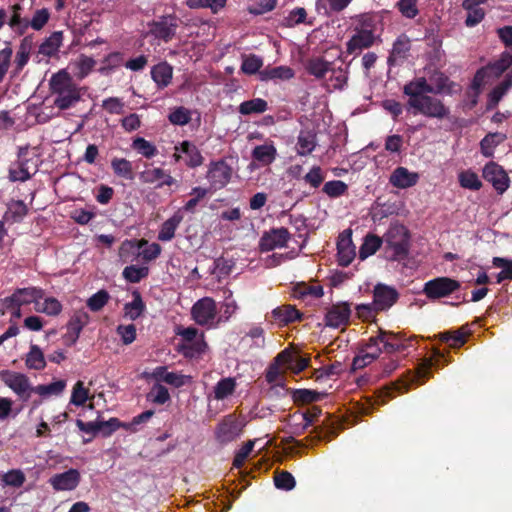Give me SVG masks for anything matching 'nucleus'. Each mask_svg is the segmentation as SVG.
Instances as JSON below:
<instances>
[{"mask_svg":"<svg viewBox=\"0 0 512 512\" xmlns=\"http://www.w3.org/2000/svg\"><path fill=\"white\" fill-rule=\"evenodd\" d=\"M49 86L52 95H55L54 106L60 110L73 107L81 98L80 89L65 69L51 76Z\"/></svg>","mask_w":512,"mask_h":512,"instance_id":"f257e3e1","label":"nucleus"},{"mask_svg":"<svg viewBox=\"0 0 512 512\" xmlns=\"http://www.w3.org/2000/svg\"><path fill=\"white\" fill-rule=\"evenodd\" d=\"M409 108L413 109V113H420L428 118L444 119L450 110L438 98L426 95L420 99H412L407 102Z\"/></svg>","mask_w":512,"mask_h":512,"instance_id":"f03ea898","label":"nucleus"},{"mask_svg":"<svg viewBox=\"0 0 512 512\" xmlns=\"http://www.w3.org/2000/svg\"><path fill=\"white\" fill-rule=\"evenodd\" d=\"M38 158L28 157V149L21 148L18 160L9 169V179L13 182H25L38 171Z\"/></svg>","mask_w":512,"mask_h":512,"instance_id":"7ed1b4c3","label":"nucleus"},{"mask_svg":"<svg viewBox=\"0 0 512 512\" xmlns=\"http://www.w3.org/2000/svg\"><path fill=\"white\" fill-rule=\"evenodd\" d=\"M461 288V283L453 278L442 276L427 281L423 293L430 300L449 297Z\"/></svg>","mask_w":512,"mask_h":512,"instance_id":"20e7f679","label":"nucleus"},{"mask_svg":"<svg viewBox=\"0 0 512 512\" xmlns=\"http://www.w3.org/2000/svg\"><path fill=\"white\" fill-rule=\"evenodd\" d=\"M245 423L235 414H228L215 427V439L225 445L235 441L243 432Z\"/></svg>","mask_w":512,"mask_h":512,"instance_id":"39448f33","label":"nucleus"},{"mask_svg":"<svg viewBox=\"0 0 512 512\" xmlns=\"http://www.w3.org/2000/svg\"><path fill=\"white\" fill-rule=\"evenodd\" d=\"M148 34L164 43L170 42L176 35L179 27L178 18L173 15H163L148 23Z\"/></svg>","mask_w":512,"mask_h":512,"instance_id":"423d86ee","label":"nucleus"},{"mask_svg":"<svg viewBox=\"0 0 512 512\" xmlns=\"http://www.w3.org/2000/svg\"><path fill=\"white\" fill-rule=\"evenodd\" d=\"M44 290L42 288L37 287H27V288H19L16 289L15 292L9 296L6 297L1 305H3L5 308H12L14 306H22V305H28L33 302L38 304V301L40 299L44 298Z\"/></svg>","mask_w":512,"mask_h":512,"instance_id":"0eeeda50","label":"nucleus"},{"mask_svg":"<svg viewBox=\"0 0 512 512\" xmlns=\"http://www.w3.org/2000/svg\"><path fill=\"white\" fill-rule=\"evenodd\" d=\"M232 167L224 159L210 163L207 171V179L214 190L224 188L231 180Z\"/></svg>","mask_w":512,"mask_h":512,"instance_id":"6e6552de","label":"nucleus"},{"mask_svg":"<svg viewBox=\"0 0 512 512\" xmlns=\"http://www.w3.org/2000/svg\"><path fill=\"white\" fill-rule=\"evenodd\" d=\"M217 314L216 302L211 297H204L194 303L191 308L193 320L201 326L212 323Z\"/></svg>","mask_w":512,"mask_h":512,"instance_id":"1a4fd4ad","label":"nucleus"},{"mask_svg":"<svg viewBox=\"0 0 512 512\" xmlns=\"http://www.w3.org/2000/svg\"><path fill=\"white\" fill-rule=\"evenodd\" d=\"M290 236L288 229L285 227L272 228L270 231L265 232L260 238V251L269 252L276 248L286 247Z\"/></svg>","mask_w":512,"mask_h":512,"instance_id":"9d476101","label":"nucleus"},{"mask_svg":"<svg viewBox=\"0 0 512 512\" xmlns=\"http://www.w3.org/2000/svg\"><path fill=\"white\" fill-rule=\"evenodd\" d=\"M483 178L491 183L499 194H503L509 187L510 180L507 173L499 164L493 161L484 166Z\"/></svg>","mask_w":512,"mask_h":512,"instance_id":"9b49d317","label":"nucleus"},{"mask_svg":"<svg viewBox=\"0 0 512 512\" xmlns=\"http://www.w3.org/2000/svg\"><path fill=\"white\" fill-rule=\"evenodd\" d=\"M399 299L398 291L389 285L378 283L373 289V303L379 312L387 311Z\"/></svg>","mask_w":512,"mask_h":512,"instance_id":"f8f14e48","label":"nucleus"},{"mask_svg":"<svg viewBox=\"0 0 512 512\" xmlns=\"http://www.w3.org/2000/svg\"><path fill=\"white\" fill-rule=\"evenodd\" d=\"M351 306L348 302L333 304L325 314V325L331 328H339L349 324Z\"/></svg>","mask_w":512,"mask_h":512,"instance_id":"ddd939ff","label":"nucleus"},{"mask_svg":"<svg viewBox=\"0 0 512 512\" xmlns=\"http://www.w3.org/2000/svg\"><path fill=\"white\" fill-rule=\"evenodd\" d=\"M89 314L84 310L75 311L67 323V331L63 336L64 342L68 346L74 345L83 328L89 323Z\"/></svg>","mask_w":512,"mask_h":512,"instance_id":"4468645a","label":"nucleus"},{"mask_svg":"<svg viewBox=\"0 0 512 512\" xmlns=\"http://www.w3.org/2000/svg\"><path fill=\"white\" fill-rule=\"evenodd\" d=\"M80 480L79 471L71 468L63 473L53 475L49 479V483L56 491H71L79 485Z\"/></svg>","mask_w":512,"mask_h":512,"instance_id":"2eb2a0df","label":"nucleus"},{"mask_svg":"<svg viewBox=\"0 0 512 512\" xmlns=\"http://www.w3.org/2000/svg\"><path fill=\"white\" fill-rule=\"evenodd\" d=\"M355 246L351 239V231H344L340 234L337 241L338 263L342 267H347L355 258Z\"/></svg>","mask_w":512,"mask_h":512,"instance_id":"dca6fc26","label":"nucleus"},{"mask_svg":"<svg viewBox=\"0 0 512 512\" xmlns=\"http://www.w3.org/2000/svg\"><path fill=\"white\" fill-rule=\"evenodd\" d=\"M375 35L371 29H356V33L346 44L347 53L353 54L356 51L370 48L375 42Z\"/></svg>","mask_w":512,"mask_h":512,"instance_id":"f3484780","label":"nucleus"},{"mask_svg":"<svg viewBox=\"0 0 512 512\" xmlns=\"http://www.w3.org/2000/svg\"><path fill=\"white\" fill-rule=\"evenodd\" d=\"M411 49V41L405 34H401L394 41L392 50L387 59L389 66L397 65L399 61H403L407 58L408 53Z\"/></svg>","mask_w":512,"mask_h":512,"instance_id":"a211bd4d","label":"nucleus"},{"mask_svg":"<svg viewBox=\"0 0 512 512\" xmlns=\"http://www.w3.org/2000/svg\"><path fill=\"white\" fill-rule=\"evenodd\" d=\"M403 93L409 97L408 101L418 100L429 93L432 94L433 85L429 84L425 77H418L404 85Z\"/></svg>","mask_w":512,"mask_h":512,"instance_id":"6ab92c4d","label":"nucleus"},{"mask_svg":"<svg viewBox=\"0 0 512 512\" xmlns=\"http://www.w3.org/2000/svg\"><path fill=\"white\" fill-rule=\"evenodd\" d=\"M419 175L414 172H410L405 167H397L390 176V183L400 189L410 188L417 184Z\"/></svg>","mask_w":512,"mask_h":512,"instance_id":"aec40b11","label":"nucleus"},{"mask_svg":"<svg viewBox=\"0 0 512 512\" xmlns=\"http://www.w3.org/2000/svg\"><path fill=\"white\" fill-rule=\"evenodd\" d=\"M176 152L183 153L185 158V164L189 168H196L203 164L204 158L198 149V147L190 141H183L179 146H175Z\"/></svg>","mask_w":512,"mask_h":512,"instance_id":"412c9836","label":"nucleus"},{"mask_svg":"<svg viewBox=\"0 0 512 512\" xmlns=\"http://www.w3.org/2000/svg\"><path fill=\"white\" fill-rule=\"evenodd\" d=\"M4 383L17 395L23 396L30 389L29 379L26 375L17 372H6L2 377Z\"/></svg>","mask_w":512,"mask_h":512,"instance_id":"4be33fe9","label":"nucleus"},{"mask_svg":"<svg viewBox=\"0 0 512 512\" xmlns=\"http://www.w3.org/2000/svg\"><path fill=\"white\" fill-rule=\"evenodd\" d=\"M151 78L159 89L166 88L172 81L173 67L167 62H160L151 68Z\"/></svg>","mask_w":512,"mask_h":512,"instance_id":"5701e85b","label":"nucleus"},{"mask_svg":"<svg viewBox=\"0 0 512 512\" xmlns=\"http://www.w3.org/2000/svg\"><path fill=\"white\" fill-rule=\"evenodd\" d=\"M182 221L183 214L181 213V210H178L162 223L157 239L162 242L171 241L175 237V231Z\"/></svg>","mask_w":512,"mask_h":512,"instance_id":"b1692460","label":"nucleus"},{"mask_svg":"<svg viewBox=\"0 0 512 512\" xmlns=\"http://www.w3.org/2000/svg\"><path fill=\"white\" fill-rule=\"evenodd\" d=\"M272 318L279 325H287L289 323L301 320L302 314L293 305H282L272 310Z\"/></svg>","mask_w":512,"mask_h":512,"instance_id":"393cba45","label":"nucleus"},{"mask_svg":"<svg viewBox=\"0 0 512 512\" xmlns=\"http://www.w3.org/2000/svg\"><path fill=\"white\" fill-rule=\"evenodd\" d=\"M469 335V331L465 327H461L458 330H448L434 335V338L439 339L441 342L446 343L451 348H460L466 343V338Z\"/></svg>","mask_w":512,"mask_h":512,"instance_id":"a878e982","label":"nucleus"},{"mask_svg":"<svg viewBox=\"0 0 512 512\" xmlns=\"http://www.w3.org/2000/svg\"><path fill=\"white\" fill-rule=\"evenodd\" d=\"M291 398L296 405H307L321 401L327 396L325 392H318L311 389H293L290 391Z\"/></svg>","mask_w":512,"mask_h":512,"instance_id":"bb28decb","label":"nucleus"},{"mask_svg":"<svg viewBox=\"0 0 512 512\" xmlns=\"http://www.w3.org/2000/svg\"><path fill=\"white\" fill-rule=\"evenodd\" d=\"M380 341L382 343L383 351L386 353H394L397 351L405 350L406 346L402 341L400 334L394 332L379 330Z\"/></svg>","mask_w":512,"mask_h":512,"instance_id":"cd10ccee","label":"nucleus"},{"mask_svg":"<svg viewBox=\"0 0 512 512\" xmlns=\"http://www.w3.org/2000/svg\"><path fill=\"white\" fill-rule=\"evenodd\" d=\"M294 75V70L288 66L266 67L259 72L261 81L290 80Z\"/></svg>","mask_w":512,"mask_h":512,"instance_id":"c85d7f7f","label":"nucleus"},{"mask_svg":"<svg viewBox=\"0 0 512 512\" xmlns=\"http://www.w3.org/2000/svg\"><path fill=\"white\" fill-rule=\"evenodd\" d=\"M63 41V32L55 31L47 37L39 46L38 54L45 57H52L59 51Z\"/></svg>","mask_w":512,"mask_h":512,"instance_id":"c756f323","label":"nucleus"},{"mask_svg":"<svg viewBox=\"0 0 512 512\" xmlns=\"http://www.w3.org/2000/svg\"><path fill=\"white\" fill-rule=\"evenodd\" d=\"M133 300L125 303L123 310L124 316L132 321L137 320L146 310V305L142 299L139 291L135 290L132 293Z\"/></svg>","mask_w":512,"mask_h":512,"instance_id":"7c9ffc66","label":"nucleus"},{"mask_svg":"<svg viewBox=\"0 0 512 512\" xmlns=\"http://www.w3.org/2000/svg\"><path fill=\"white\" fill-rule=\"evenodd\" d=\"M34 46L33 34L25 36L19 45V49L16 53L15 64L16 70L21 71L29 61L30 52Z\"/></svg>","mask_w":512,"mask_h":512,"instance_id":"2f4dec72","label":"nucleus"},{"mask_svg":"<svg viewBox=\"0 0 512 512\" xmlns=\"http://www.w3.org/2000/svg\"><path fill=\"white\" fill-rule=\"evenodd\" d=\"M507 139L506 134L490 132L480 141L481 153L485 157H492L494 149Z\"/></svg>","mask_w":512,"mask_h":512,"instance_id":"473e14b6","label":"nucleus"},{"mask_svg":"<svg viewBox=\"0 0 512 512\" xmlns=\"http://www.w3.org/2000/svg\"><path fill=\"white\" fill-rule=\"evenodd\" d=\"M316 147V134L309 130H301L297 138V153L306 156L313 152Z\"/></svg>","mask_w":512,"mask_h":512,"instance_id":"72a5a7b5","label":"nucleus"},{"mask_svg":"<svg viewBox=\"0 0 512 512\" xmlns=\"http://www.w3.org/2000/svg\"><path fill=\"white\" fill-rule=\"evenodd\" d=\"M25 364L28 369L43 370L46 367L45 356L36 344H31L29 352L25 358Z\"/></svg>","mask_w":512,"mask_h":512,"instance_id":"f704fd0d","label":"nucleus"},{"mask_svg":"<svg viewBox=\"0 0 512 512\" xmlns=\"http://www.w3.org/2000/svg\"><path fill=\"white\" fill-rule=\"evenodd\" d=\"M305 69L315 78L322 79L330 71V63L321 57H315L306 62Z\"/></svg>","mask_w":512,"mask_h":512,"instance_id":"c9c22d12","label":"nucleus"},{"mask_svg":"<svg viewBox=\"0 0 512 512\" xmlns=\"http://www.w3.org/2000/svg\"><path fill=\"white\" fill-rule=\"evenodd\" d=\"M268 109V103L262 98H254L242 102L238 107V112L241 115L261 114Z\"/></svg>","mask_w":512,"mask_h":512,"instance_id":"e433bc0d","label":"nucleus"},{"mask_svg":"<svg viewBox=\"0 0 512 512\" xmlns=\"http://www.w3.org/2000/svg\"><path fill=\"white\" fill-rule=\"evenodd\" d=\"M276 148L273 145H258L252 150L254 160L264 164H271L276 158Z\"/></svg>","mask_w":512,"mask_h":512,"instance_id":"4c0bfd02","label":"nucleus"},{"mask_svg":"<svg viewBox=\"0 0 512 512\" xmlns=\"http://www.w3.org/2000/svg\"><path fill=\"white\" fill-rule=\"evenodd\" d=\"M111 168L114 174L118 177L126 180L134 179L132 163L125 158H113L111 161Z\"/></svg>","mask_w":512,"mask_h":512,"instance_id":"58836bf2","label":"nucleus"},{"mask_svg":"<svg viewBox=\"0 0 512 512\" xmlns=\"http://www.w3.org/2000/svg\"><path fill=\"white\" fill-rule=\"evenodd\" d=\"M409 383L404 382H392L389 386L383 387L377 392V401L379 405H384L389 399L393 398V392L407 391Z\"/></svg>","mask_w":512,"mask_h":512,"instance_id":"ea45409f","label":"nucleus"},{"mask_svg":"<svg viewBox=\"0 0 512 512\" xmlns=\"http://www.w3.org/2000/svg\"><path fill=\"white\" fill-rule=\"evenodd\" d=\"M492 264L496 268L502 270L496 275V282L498 284L508 280L512 281V259L503 257H493Z\"/></svg>","mask_w":512,"mask_h":512,"instance_id":"a19ab883","label":"nucleus"},{"mask_svg":"<svg viewBox=\"0 0 512 512\" xmlns=\"http://www.w3.org/2000/svg\"><path fill=\"white\" fill-rule=\"evenodd\" d=\"M236 388V381L234 378L227 377L217 382L214 387V397L217 400H223L232 395Z\"/></svg>","mask_w":512,"mask_h":512,"instance_id":"79ce46f5","label":"nucleus"},{"mask_svg":"<svg viewBox=\"0 0 512 512\" xmlns=\"http://www.w3.org/2000/svg\"><path fill=\"white\" fill-rule=\"evenodd\" d=\"M387 245L389 248L393 251V256L398 259H403L408 255L409 245L407 238L403 237L399 241H394L392 239V231H389V233L386 236L385 239Z\"/></svg>","mask_w":512,"mask_h":512,"instance_id":"37998d69","label":"nucleus"},{"mask_svg":"<svg viewBox=\"0 0 512 512\" xmlns=\"http://www.w3.org/2000/svg\"><path fill=\"white\" fill-rule=\"evenodd\" d=\"M382 240L376 235H368L366 236L363 244L359 249V258L361 260L366 259L367 257L376 253V251L381 247Z\"/></svg>","mask_w":512,"mask_h":512,"instance_id":"c03bdc74","label":"nucleus"},{"mask_svg":"<svg viewBox=\"0 0 512 512\" xmlns=\"http://www.w3.org/2000/svg\"><path fill=\"white\" fill-rule=\"evenodd\" d=\"M26 481L25 474L20 469H12L1 476V485L14 488L21 487Z\"/></svg>","mask_w":512,"mask_h":512,"instance_id":"a18cd8bd","label":"nucleus"},{"mask_svg":"<svg viewBox=\"0 0 512 512\" xmlns=\"http://www.w3.org/2000/svg\"><path fill=\"white\" fill-rule=\"evenodd\" d=\"M146 398L151 403L163 405L170 400V394L164 385L156 383L152 386Z\"/></svg>","mask_w":512,"mask_h":512,"instance_id":"49530a36","label":"nucleus"},{"mask_svg":"<svg viewBox=\"0 0 512 512\" xmlns=\"http://www.w3.org/2000/svg\"><path fill=\"white\" fill-rule=\"evenodd\" d=\"M512 86V77L505 78L500 84L493 88L489 94L488 108L495 107L502 97L507 93Z\"/></svg>","mask_w":512,"mask_h":512,"instance_id":"de8ad7c7","label":"nucleus"},{"mask_svg":"<svg viewBox=\"0 0 512 512\" xmlns=\"http://www.w3.org/2000/svg\"><path fill=\"white\" fill-rule=\"evenodd\" d=\"M263 66V59L255 54H250L243 57L241 71L247 75H254L259 73Z\"/></svg>","mask_w":512,"mask_h":512,"instance_id":"09e8293b","label":"nucleus"},{"mask_svg":"<svg viewBox=\"0 0 512 512\" xmlns=\"http://www.w3.org/2000/svg\"><path fill=\"white\" fill-rule=\"evenodd\" d=\"M458 180L460 186L466 189L477 191L482 187V182L478 175L471 170L462 171L458 176Z\"/></svg>","mask_w":512,"mask_h":512,"instance_id":"8fccbe9b","label":"nucleus"},{"mask_svg":"<svg viewBox=\"0 0 512 512\" xmlns=\"http://www.w3.org/2000/svg\"><path fill=\"white\" fill-rule=\"evenodd\" d=\"M209 189L208 188H204V187H200V186H197V187H193L191 189V192H190V195L193 196L190 200H188L185 205L182 207V209H180L181 211H186V212H189V213H194L195 212V208L196 206L198 205V203L207 196V194L209 193Z\"/></svg>","mask_w":512,"mask_h":512,"instance_id":"3c124183","label":"nucleus"},{"mask_svg":"<svg viewBox=\"0 0 512 512\" xmlns=\"http://www.w3.org/2000/svg\"><path fill=\"white\" fill-rule=\"evenodd\" d=\"M227 0H186V5L190 9L210 8L213 13H217L224 8Z\"/></svg>","mask_w":512,"mask_h":512,"instance_id":"603ef678","label":"nucleus"},{"mask_svg":"<svg viewBox=\"0 0 512 512\" xmlns=\"http://www.w3.org/2000/svg\"><path fill=\"white\" fill-rule=\"evenodd\" d=\"M149 274L148 267L135 265L126 266L122 272L124 279L130 283H138Z\"/></svg>","mask_w":512,"mask_h":512,"instance_id":"864d4df0","label":"nucleus"},{"mask_svg":"<svg viewBox=\"0 0 512 512\" xmlns=\"http://www.w3.org/2000/svg\"><path fill=\"white\" fill-rule=\"evenodd\" d=\"M512 65V49L505 50L500 54L498 60L489 65L495 75L499 76Z\"/></svg>","mask_w":512,"mask_h":512,"instance_id":"5fc2aeb1","label":"nucleus"},{"mask_svg":"<svg viewBox=\"0 0 512 512\" xmlns=\"http://www.w3.org/2000/svg\"><path fill=\"white\" fill-rule=\"evenodd\" d=\"M348 190V185L341 180H331L324 184L322 191L330 198H338Z\"/></svg>","mask_w":512,"mask_h":512,"instance_id":"6e6d98bb","label":"nucleus"},{"mask_svg":"<svg viewBox=\"0 0 512 512\" xmlns=\"http://www.w3.org/2000/svg\"><path fill=\"white\" fill-rule=\"evenodd\" d=\"M274 484L278 489L290 491L295 487L296 481L290 472L282 470L275 473Z\"/></svg>","mask_w":512,"mask_h":512,"instance_id":"4d7b16f0","label":"nucleus"},{"mask_svg":"<svg viewBox=\"0 0 512 512\" xmlns=\"http://www.w3.org/2000/svg\"><path fill=\"white\" fill-rule=\"evenodd\" d=\"M109 299V293L101 289L89 297L86 304L91 311L98 312L108 303Z\"/></svg>","mask_w":512,"mask_h":512,"instance_id":"13d9d810","label":"nucleus"},{"mask_svg":"<svg viewBox=\"0 0 512 512\" xmlns=\"http://www.w3.org/2000/svg\"><path fill=\"white\" fill-rule=\"evenodd\" d=\"M66 387L64 380H57L47 385H38L33 390L40 396L59 395Z\"/></svg>","mask_w":512,"mask_h":512,"instance_id":"bf43d9fd","label":"nucleus"},{"mask_svg":"<svg viewBox=\"0 0 512 512\" xmlns=\"http://www.w3.org/2000/svg\"><path fill=\"white\" fill-rule=\"evenodd\" d=\"M37 312L45 313L49 316H58L62 311V304L54 297H47L44 299L42 306H36Z\"/></svg>","mask_w":512,"mask_h":512,"instance_id":"052dcab7","label":"nucleus"},{"mask_svg":"<svg viewBox=\"0 0 512 512\" xmlns=\"http://www.w3.org/2000/svg\"><path fill=\"white\" fill-rule=\"evenodd\" d=\"M89 397V390L82 381H77L73 387L70 403L75 406H83Z\"/></svg>","mask_w":512,"mask_h":512,"instance_id":"680f3d73","label":"nucleus"},{"mask_svg":"<svg viewBox=\"0 0 512 512\" xmlns=\"http://www.w3.org/2000/svg\"><path fill=\"white\" fill-rule=\"evenodd\" d=\"M168 119L173 125L184 126L191 121V113L187 108L180 106L168 115Z\"/></svg>","mask_w":512,"mask_h":512,"instance_id":"e2e57ef3","label":"nucleus"},{"mask_svg":"<svg viewBox=\"0 0 512 512\" xmlns=\"http://www.w3.org/2000/svg\"><path fill=\"white\" fill-rule=\"evenodd\" d=\"M331 76L329 78V81L331 82V85L334 89L342 90L346 85L348 81V71L347 69H344L342 67L339 68H331Z\"/></svg>","mask_w":512,"mask_h":512,"instance_id":"0e129e2a","label":"nucleus"},{"mask_svg":"<svg viewBox=\"0 0 512 512\" xmlns=\"http://www.w3.org/2000/svg\"><path fill=\"white\" fill-rule=\"evenodd\" d=\"M207 344L203 339L183 344L182 353L186 357L194 358L199 357L205 352Z\"/></svg>","mask_w":512,"mask_h":512,"instance_id":"69168bd1","label":"nucleus"},{"mask_svg":"<svg viewBox=\"0 0 512 512\" xmlns=\"http://www.w3.org/2000/svg\"><path fill=\"white\" fill-rule=\"evenodd\" d=\"M133 148L146 158H152L157 154V148L142 137H138L133 141Z\"/></svg>","mask_w":512,"mask_h":512,"instance_id":"338daca9","label":"nucleus"},{"mask_svg":"<svg viewBox=\"0 0 512 512\" xmlns=\"http://www.w3.org/2000/svg\"><path fill=\"white\" fill-rule=\"evenodd\" d=\"M396 7L408 19H413L419 14L417 0H399Z\"/></svg>","mask_w":512,"mask_h":512,"instance_id":"774afa93","label":"nucleus"}]
</instances>
